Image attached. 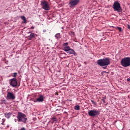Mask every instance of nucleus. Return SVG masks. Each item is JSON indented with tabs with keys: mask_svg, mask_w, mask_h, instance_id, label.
<instances>
[{
	"mask_svg": "<svg viewBox=\"0 0 130 130\" xmlns=\"http://www.w3.org/2000/svg\"><path fill=\"white\" fill-rule=\"evenodd\" d=\"M97 64L101 67H103L104 69H106L107 66L110 64V59L109 58H105L99 59L97 61Z\"/></svg>",
	"mask_w": 130,
	"mask_h": 130,
	"instance_id": "obj_1",
	"label": "nucleus"
},
{
	"mask_svg": "<svg viewBox=\"0 0 130 130\" xmlns=\"http://www.w3.org/2000/svg\"><path fill=\"white\" fill-rule=\"evenodd\" d=\"M17 121L18 122H23V123H26L28 119L27 118V116L25 114L18 112L17 116Z\"/></svg>",
	"mask_w": 130,
	"mask_h": 130,
	"instance_id": "obj_2",
	"label": "nucleus"
},
{
	"mask_svg": "<svg viewBox=\"0 0 130 130\" xmlns=\"http://www.w3.org/2000/svg\"><path fill=\"white\" fill-rule=\"evenodd\" d=\"M121 64L123 68L130 67V57H126L122 59L121 60Z\"/></svg>",
	"mask_w": 130,
	"mask_h": 130,
	"instance_id": "obj_3",
	"label": "nucleus"
},
{
	"mask_svg": "<svg viewBox=\"0 0 130 130\" xmlns=\"http://www.w3.org/2000/svg\"><path fill=\"white\" fill-rule=\"evenodd\" d=\"M113 9H114L115 11H117L118 13H120L122 11V8H121V6H120V3H119L118 1H115L114 3Z\"/></svg>",
	"mask_w": 130,
	"mask_h": 130,
	"instance_id": "obj_4",
	"label": "nucleus"
},
{
	"mask_svg": "<svg viewBox=\"0 0 130 130\" xmlns=\"http://www.w3.org/2000/svg\"><path fill=\"white\" fill-rule=\"evenodd\" d=\"M79 2L80 0H70L68 6L70 9H74Z\"/></svg>",
	"mask_w": 130,
	"mask_h": 130,
	"instance_id": "obj_5",
	"label": "nucleus"
},
{
	"mask_svg": "<svg viewBox=\"0 0 130 130\" xmlns=\"http://www.w3.org/2000/svg\"><path fill=\"white\" fill-rule=\"evenodd\" d=\"M100 114L99 111L97 110H92L88 111V115L92 117H95V116H98Z\"/></svg>",
	"mask_w": 130,
	"mask_h": 130,
	"instance_id": "obj_6",
	"label": "nucleus"
},
{
	"mask_svg": "<svg viewBox=\"0 0 130 130\" xmlns=\"http://www.w3.org/2000/svg\"><path fill=\"white\" fill-rule=\"evenodd\" d=\"M41 5L42 6V9L45 10V11H49V6L48 5V3L46 1H44L41 2Z\"/></svg>",
	"mask_w": 130,
	"mask_h": 130,
	"instance_id": "obj_7",
	"label": "nucleus"
},
{
	"mask_svg": "<svg viewBox=\"0 0 130 130\" xmlns=\"http://www.w3.org/2000/svg\"><path fill=\"white\" fill-rule=\"evenodd\" d=\"M10 84L12 87H17L18 86V81H17V79L15 78L11 79L10 80Z\"/></svg>",
	"mask_w": 130,
	"mask_h": 130,
	"instance_id": "obj_8",
	"label": "nucleus"
},
{
	"mask_svg": "<svg viewBox=\"0 0 130 130\" xmlns=\"http://www.w3.org/2000/svg\"><path fill=\"white\" fill-rule=\"evenodd\" d=\"M7 99H9V100H15L16 99V96L15 94L13 92H8L7 95Z\"/></svg>",
	"mask_w": 130,
	"mask_h": 130,
	"instance_id": "obj_9",
	"label": "nucleus"
},
{
	"mask_svg": "<svg viewBox=\"0 0 130 130\" xmlns=\"http://www.w3.org/2000/svg\"><path fill=\"white\" fill-rule=\"evenodd\" d=\"M44 100V97L43 96V95H41L38 98L36 99V102H43Z\"/></svg>",
	"mask_w": 130,
	"mask_h": 130,
	"instance_id": "obj_10",
	"label": "nucleus"
},
{
	"mask_svg": "<svg viewBox=\"0 0 130 130\" xmlns=\"http://www.w3.org/2000/svg\"><path fill=\"white\" fill-rule=\"evenodd\" d=\"M68 53H69L70 54H76V52H75V50H74V49H70V50L68 51Z\"/></svg>",
	"mask_w": 130,
	"mask_h": 130,
	"instance_id": "obj_11",
	"label": "nucleus"
},
{
	"mask_svg": "<svg viewBox=\"0 0 130 130\" xmlns=\"http://www.w3.org/2000/svg\"><path fill=\"white\" fill-rule=\"evenodd\" d=\"M35 37V35L34 33H31L30 36H28V40H31L32 38H34Z\"/></svg>",
	"mask_w": 130,
	"mask_h": 130,
	"instance_id": "obj_12",
	"label": "nucleus"
},
{
	"mask_svg": "<svg viewBox=\"0 0 130 130\" xmlns=\"http://www.w3.org/2000/svg\"><path fill=\"white\" fill-rule=\"evenodd\" d=\"M12 115V114L11 113H5V116L6 118H10L11 117V116Z\"/></svg>",
	"mask_w": 130,
	"mask_h": 130,
	"instance_id": "obj_13",
	"label": "nucleus"
},
{
	"mask_svg": "<svg viewBox=\"0 0 130 130\" xmlns=\"http://www.w3.org/2000/svg\"><path fill=\"white\" fill-rule=\"evenodd\" d=\"M21 19H22L23 20V23L24 24L27 23V19H26V17H25V16H21Z\"/></svg>",
	"mask_w": 130,
	"mask_h": 130,
	"instance_id": "obj_14",
	"label": "nucleus"
},
{
	"mask_svg": "<svg viewBox=\"0 0 130 130\" xmlns=\"http://www.w3.org/2000/svg\"><path fill=\"white\" fill-rule=\"evenodd\" d=\"M70 49L71 48H70V46H68L64 47L63 50H64V51H66L67 52H68Z\"/></svg>",
	"mask_w": 130,
	"mask_h": 130,
	"instance_id": "obj_15",
	"label": "nucleus"
},
{
	"mask_svg": "<svg viewBox=\"0 0 130 130\" xmlns=\"http://www.w3.org/2000/svg\"><path fill=\"white\" fill-rule=\"evenodd\" d=\"M55 37H56V38H57V39H59V38H60V34L58 33V34H56L55 36Z\"/></svg>",
	"mask_w": 130,
	"mask_h": 130,
	"instance_id": "obj_16",
	"label": "nucleus"
},
{
	"mask_svg": "<svg viewBox=\"0 0 130 130\" xmlns=\"http://www.w3.org/2000/svg\"><path fill=\"white\" fill-rule=\"evenodd\" d=\"M51 120L53 121V122H54V121H57V119H56V118L55 117H53L51 118Z\"/></svg>",
	"mask_w": 130,
	"mask_h": 130,
	"instance_id": "obj_17",
	"label": "nucleus"
},
{
	"mask_svg": "<svg viewBox=\"0 0 130 130\" xmlns=\"http://www.w3.org/2000/svg\"><path fill=\"white\" fill-rule=\"evenodd\" d=\"M75 110H80V106L79 105H77L75 106Z\"/></svg>",
	"mask_w": 130,
	"mask_h": 130,
	"instance_id": "obj_18",
	"label": "nucleus"
},
{
	"mask_svg": "<svg viewBox=\"0 0 130 130\" xmlns=\"http://www.w3.org/2000/svg\"><path fill=\"white\" fill-rule=\"evenodd\" d=\"M69 35H75V32L74 31H70L69 32Z\"/></svg>",
	"mask_w": 130,
	"mask_h": 130,
	"instance_id": "obj_19",
	"label": "nucleus"
},
{
	"mask_svg": "<svg viewBox=\"0 0 130 130\" xmlns=\"http://www.w3.org/2000/svg\"><path fill=\"white\" fill-rule=\"evenodd\" d=\"M117 29L119 30V32H121V31H122V28H121V27H117Z\"/></svg>",
	"mask_w": 130,
	"mask_h": 130,
	"instance_id": "obj_20",
	"label": "nucleus"
},
{
	"mask_svg": "<svg viewBox=\"0 0 130 130\" xmlns=\"http://www.w3.org/2000/svg\"><path fill=\"white\" fill-rule=\"evenodd\" d=\"M17 75H18V73H13V77H14V78H16V77H17Z\"/></svg>",
	"mask_w": 130,
	"mask_h": 130,
	"instance_id": "obj_21",
	"label": "nucleus"
},
{
	"mask_svg": "<svg viewBox=\"0 0 130 130\" xmlns=\"http://www.w3.org/2000/svg\"><path fill=\"white\" fill-rule=\"evenodd\" d=\"M69 45V43L67 42L63 44V46H68Z\"/></svg>",
	"mask_w": 130,
	"mask_h": 130,
	"instance_id": "obj_22",
	"label": "nucleus"
},
{
	"mask_svg": "<svg viewBox=\"0 0 130 130\" xmlns=\"http://www.w3.org/2000/svg\"><path fill=\"white\" fill-rule=\"evenodd\" d=\"M91 102H92V103H93V104H96V103L94 102V101L91 100Z\"/></svg>",
	"mask_w": 130,
	"mask_h": 130,
	"instance_id": "obj_23",
	"label": "nucleus"
},
{
	"mask_svg": "<svg viewBox=\"0 0 130 130\" xmlns=\"http://www.w3.org/2000/svg\"><path fill=\"white\" fill-rule=\"evenodd\" d=\"M3 102H4L5 104H6V103H7V100H4L3 101Z\"/></svg>",
	"mask_w": 130,
	"mask_h": 130,
	"instance_id": "obj_24",
	"label": "nucleus"
},
{
	"mask_svg": "<svg viewBox=\"0 0 130 130\" xmlns=\"http://www.w3.org/2000/svg\"><path fill=\"white\" fill-rule=\"evenodd\" d=\"M20 130H26V128L25 127H22Z\"/></svg>",
	"mask_w": 130,
	"mask_h": 130,
	"instance_id": "obj_25",
	"label": "nucleus"
},
{
	"mask_svg": "<svg viewBox=\"0 0 130 130\" xmlns=\"http://www.w3.org/2000/svg\"><path fill=\"white\" fill-rule=\"evenodd\" d=\"M5 121H6V119H2V122H5Z\"/></svg>",
	"mask_w": 130,
	"mask_h": 130,
	"instance_id": "obj_26",
	"label": "nucleus"
},
{
	"mask_svg": "<svg viewBox=\"0 0 130 130\" xmlns=\"http://www.w3.org/2000/svg\"><path fill=\"white\" fill-rule=\"evenodd\" d=\"M127 28L129 29V30H130V25L128 24H127Z\"/></svg>",
	"mask_w": 130,
	"mask_h": 130,
	"instance_id": "obj_27",
	"label": "nucleus"
},
{
	"mask_svg": "<svg viewBox=\"0 0 130 130\" xmlns=\"http://www.w3.org/2000/svg\"><path fill=\"white\" fill-rule=\"evenodd\" d=\"M127 82H130V78H127Z\"/></svg>",
	"mask_w": 130,
	"mask_h": 130,
	"instance_id": "obj_28",
	"label": "nucleus"
},
{
	"mask_svg": "<svg viewBox=\"0 0 130 130\" xmlns=\"http://www.w3.org/2000/svg\"><path fill=\"white\" fill-rule=\"evenodd\" d=\"M55 95H58V92H55Z\"/></svg>",
	"mask_w": 130,
	"mask_h": 130,
	"instance_id": "obj_29",
	"label": "nucleus"
},
{
	"mask_svg": "<svg viewBox=\"0 0 130 130\" xmlns=\"http://www.w3.org/2000/svg\"><path fill=\"white\" fill-rule=\"evenodd\" d=\"M30 29H34V26H31V27H30Z\"/></svg>",
	"mask_w": 130,
	"mask_h": 130,
	"instance_id": "obj_30",
	"label": "nucleus"
},
{
	"mask_svg": "<svg viewBox=\"0 0 130 130\" xmlns=\"http://www.w3.org/2000/svg\"><path fill=\"white\" fill-rule=\"evenodd\" d=\"M2 124H3V125H5V124L4 123V122H2Z\"/></svg>",
	"mask_w": 130,
	"mask_h": 130,
	"instance_id": "obj_31",
	"label": "nucleus"
},
{
	"mask_svg": "<svg viewBox=\"0 0 130 130\" xmlns=\"http://www.w3.org/2000/svg\"><path fill=\"white\" fill-rule=\"evenodd\" d=\"M69 101H72V100H69Z\"/></svg>",
	"mask_w": 130,
	"mask_h": 130,
	"instance_id": "obj_32",
	"label": "nucleus"
},
{
	"mask_svg": "<svg viewBox=\"0 0 130 130\" xmlns=\"http://www.w3.org/2000/svg\"><path fill=\"white\" fill-rule=\"evenodd\" d=\"M84 63L86 64V61L84 62Z\"/></svg>",
	"mask_w": 130,
	"mask_h": 130,
	"instance_id": "obj_33",
	"label": "nucleus"
}]
</instances>
